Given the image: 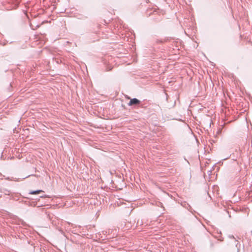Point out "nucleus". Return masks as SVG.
<instances>
[{"mask_svg": "<svg viewBox=\"0 0 252 252\" xmlns=\"http://www.w3.org/2000/svg\"><path fill=\"white\" fill-rule=\"evenodd\" d=\"M139 103H140V101L138 99H137L136 98H133L130 100V101L128 103V105L131 106V105H132L134 104H138Z\"/></svg>", "mask_w": 252, "mask_h": 252, "instance_id": "obj_1", "label": "nucleus"}, {"mask_svg": "<svg viewBox=\"0 0 252 252\" xmlns=\"http://www.w3.org/2000/svg\"><path fill=\"white\" fill-rule=\"evenodd\" d=\"M43 191L42 190H37L35 191H31L30 192V194H37L40 192H42Z\"/></svg>", "mask_w": 252, "mask_h": 252, "instance_id": "obj_2", "label": "nucleus"}]
</instances>
